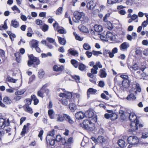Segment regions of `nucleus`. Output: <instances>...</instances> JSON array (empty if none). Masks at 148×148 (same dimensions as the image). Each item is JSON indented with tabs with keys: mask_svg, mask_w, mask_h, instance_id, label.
<instances>
[{
	"mask_svg": "<svg viewBox=\"0 0 148 148\" xmlns=\"http://www.w3.org/2000/svg\"><path fill=\"white\" fill-rule=\"evenodd\" d=\"M64 97L60 99L59 101L62 104L65 106H66L68 103L69 101L66 99L64 98Z\"/></svg>",
	"mask_w": 148,
	"mask_h": 148,
	"instance_id": "nucleus-34",
	"label": "nucleus"
},
{
	"mask_svg": "<svg viewBox=\"0 0 148 148\" xmlns=\"http://www.w3.org/2000/svg\"><path fill=\"white\" fill-rule=\"evenodd\" d=\"M99 8H100V9H96L95 10L93 11L92 12V13L94 14L98 13L100 11H101L102 10H103V9L105 8V6L102 5H101L99 7Z\"/></svg>",
	"mask_w": 148,
	"mask_h": 148,
	"instance_id": "nucleus-27",
	"label": "nucleus"
},
{
	"mask_svg": "<svg viewBox=\"0 0 148 148\" xmlns=\"http://www.w3.org/2000/svg\"><path fill=\"white\" fill-rule=\"evenodd\" d=\"M74 16L75 19L73 18V21L76 23L79 22V21H84L85 14L83 12H79L77 11L75 12L74 13Z\"/></svg>",
	"mask_w": 148,
	"mask_h": 148,
	"instance_id": "nucleus-1",
	"label": "nucleus"
},
{
	"mask_svg": "<svg viewBox=\"0 0 148 148\" xmlns=\"http://www.w3.org/2000/svg\"><path fill=\"white\" fill-rule=\"evenodd\" d=\"M69 108L72 112H74L77 108L76 105L74 103H70L69 105Z\"/></svg>",
	"mask_w": 148,
	"mask_h": 148,
	"instance_id": "nucleus-30",
	"label": "nucleus"
},
{
	"mask_svg": "<svg viewBox=\"0 0 148 148\" xmlns=\"http://www.w3.org/2000/svg\"><path fill=\"white\" fill-rule=\"evenodd\" d=\"M97 90L96 89H94L92 88H90L88 89L87 91V97L89 98L90 96V95H95V94Z\"/></svg>",
	"mask_w": 148,
	"mask_h": 148,
	"instance_id": "nucleus-15",
	"label": "nucleus"
},
{
	"mask_svg": "<svg viewBox=\"0 0 148 148\" xmlns=\"http://www.w3.org/2000/svg\"><path fill=\"white\" fill-rule=\"evenodd\" d=\"M86 68V66L84 64L82 63H79L78 69L79 70L81 71H83Z\"/></svg>",
	"mask_w": 148,
	"mask_h": 148,
	"instance_id": "nucleus-45",
	"label": "nucleus"
},
{
	"mask_svg": "<svg viewBox=\"0 0 148 148\" xmlns=\"http://www.w3.org/2000/svg\"><path fill=\"white\" fill-rule=\"evenodd\" d=\"M118 143L119 146L121 148H123L126 146L125 142L122 139L119 140Z\"/></svg>",
	"mask_w": 148,
	"mask_h": 148,
	"instance_id": "nucleus-31",
	"label": "nucleus"
},
{
	"mask_svg": "<svg viewBox=\"0 0 148 148\" xmlns=\"http://www.w3.org/2000/svg\"><path fill=\"white\" fill-rule=\"evenodd\" d=\"M98 35H99V37L100 38L101 40L105 41H108L107 38L106 36H104L101 34H98Z\"/></svg>",
	"mask_w": 148,
	"mask_h": 148,
	"instance_id": "nucleus-60",
	"label": "nucleus"
},
{
	"mask_svg": "<svg viewBox=\"0 0 148 148\" xmlns=\"http://www.w3.org/2000/svg\"><path fill=\"white\" fill-rule=\"evenodd\" d=\"M136 98L135 95L133 94H131L129 95L126 98L128 100H134Z\"/></svg>",
	"mask_w": 148,
	"mask_h": 148,
	"instance_id": "nucleus-43",
	"label": "nucleus"
},
{
	"mask_svg": "<svg viewBox=\"0 0 148 148\" xmlns=\"http://www.w3.org/2000/svg\"><path fill=\"white\" fill-rule=\"evenodd\" d=\"M128 143L132 146H135L139 142L138 138L136 136H129L127 139Z\"/></svg>",
	"mask_w": 148,
	"mask_h": 148,
	"instance_id": "nucleus-4",
	"label": "nucleus"
},
{
	"mask_svg": "<svg viewBox=\"0 0 148 148\" xmlns=\"http://www.w3.org/2000/svg\"><path fill=\"white\" fill-rule=\"evenodd\" d=\"M122 0H107V3L109 4H112L117 3H119Z\"/></svg>",
	"mask_w": 148,
	"mask_h": 148,
	"instance_id": "nucleus-41",
	"label": "nucleus"
},
{
	"mask_svg": "<svg viewBox=\"0 0 148 148\" xmlns=\"http://www.w3.org/2000/svg\"><path fill=\"white\" fill-rule=\"evenodd\" d=\"M73 138L72 137L70 138L68 140L65 142V145L66 146H69L71 144L73 143Z\"/></svg>",
	"mask_w": 148,
	"mask_h": 148,
	"instance_id": "nucleus-44",
	"label": "nucleus"
},
{
	"mask_svg": "<svg viewBox=\"0 0 148 148\" xmlns=\"http://www.w3.org/2000/svg\"><path fill=\"white\" fill-rule=\"evenodd\" d=\"M7 80L10 82L15 83L17 80V79H14L12 77H9L7 78Z\"/></svg>",
	"mask_w": 148,
	"mask_h": 148,
	"instance_id": "nucleus-49",
	"label": "nucleus"
},
{
	"mask_svg": "<svg viewBox=\"0 0 148 148\" xmlns=\"http://www.w3.org/2000/svg\"><path fill=\"white\" fill-rule=\"evenodd\" d=\"M135 85L136 89V90L135 91V93H136L137 91L138 92H140L141 90V88L140 87L139 84L138 83H136Z\"/></svg>",
	"mask_w": 148,
	"mask_h": 148,
	"instance_id": "nucleus-53",
	"label": "nucleus"
},
{
	"mask_svg": "<svg viewBox=\"0 0 148 148\" xmlns=\"http://www.w3.org/2000/svg\"><path fill=\"white\" fill-rule=\"evenodd\" d=\"M64 117L65 120L70 124L72 125L74 123V121L69 115L66 114H64Z\"/></svg>",
	"mask_w": 148,
	"mask_h": 148,
	"instance_id": "nucleus-16",
	"label": "nucleus"
},
{
	"mask_svg": "<svg viewBox=\"0 0 148 148\" xmlns=\"http://www.w3.org/2000/svg\"><path fill=\"white\" fill-rule=\"evenodd\" d=\"M43 87H42L40 90L37 92V95L38 96L42 98L44 97V92L43 91Z\"/></svg>",
	"mask_w": 148,
	"mask_h": 148,
	"instance_id": "nucleus-35",
	"label": "nucleus"
},
{
	"mask_svg": "<svg viewBox=\"0 0 148 148\" xmlns=\"http://www.w3.org/2000/svg\"><path fill=\"white\" fill-rule=\"evenodd\" d=\"M59 42L60 44L62 45H65L66 44V40L64 38L58 36Z\"/></svg>",
	"mask_w": 148,
	"mask_h": 148,
	"instance_id": "nucleus-36",
	"label": "nucleus"
},
{
	"mask_svg": "<svg viewBox=\"0 0 148 148\" xmlns=\"http://www.w3.org/2000/svg\"><path fill=\"white\" fill-rule=\"evenodd\" d=\"M26 91V90L25 89H20L16 91L15 94L16 95H20L23 94Z\"/></svg>",
	"mask_w": 148,
	"mask_h": 148,
	"instance_id": "nucleus-29",
	"label": "nucleus"
},
{
	"mask_svg": "<svg viewBox=\"0 0 148 148\" xmlns=\"http://www.w3.org/2000/svg\"><path fill=\"white\" fill-rule=\"evenodd\" d=\"M36 23L38 25H42V21L41 20L39 19H37L36 20Z\"/></svg>",
	"mask_w": 148,
	"mask_h": 148,
	"instance_id": "nucleus-64",
	"label": "nucleus"
},
{
	"mask_svg": "<svg viewBox=\"0 0 148 148\" xmlns=\"http://www.w3.org/2000/svg\"><path fill=\"white\" fill-rule=\"evenodd\" d=\"M102 67V65L101 62L99 61L96 62L95 64L93 65V68L96 69H98V68H101Z\"/></svg>",
	"mask_w": 148,
	"mask_h": 148,
	"instance_id": "nucleus-33",
	"label": "nucleus"
},
{
	"mask_svg": "<svg viewBox=\"0 0 148 148\" xmlns=\"http://www.w3.org/2000/svg\"><path fill=\"white\" fill-rule=\"evenodd\" d=\"M110 51L109 50L105 49L103 50V54L106 57H107L108 54H109L110 57Z\"/></svg>",
	"mask_w": 148,
	"mask_h": 148,
	"instance_id": "nucleus-51",
	"label": "nucleus"
},
{
	"mask_svg": "<svg viewBox=\"0 0 148 148\" xmlns=\"http://www.w3.org/2000/svg\"><path fill=\"white\" fill-rule=\"evenodd\" d=\"M68 53H70L73 56H78V52L76 50H75L74 49L71 48L68 50Z\"/></svg>",
	"mask_w": 148,
	"mask_h": 148,
	"instance_id": "nucleus-23",
	"label": "nucleus"
},
{
	"mask_svg": "<svg viewBox=\"0 0 148 148\" xmlns=\"http://www.w3.org/2000/svg\"><path fill=\"white\" fill-rule=\"evenodd\" d=\"M47 86V84H46L44 85L42 87H43V91L44 93H46L47 94H48L49 92V90L48 89L46 88Z\"/></svg>",
	"mask_w": 148,
	"mask_h": 148,
	"instance_id": "nucleus-50",
	"label": "nucleus"
},
{
	"mask_svg": "<svg viewBox=\"0 0 148 148\" xmlns=\"http://www.w3.org/2000/svg\"><path fill=\"white\" fill-rule=\"evenodd\" d=\"M126 3L128 5L131 6L136 3V0H127Z\"/></svg>",
	"mask_w": 148,
	"mask_h": 148,
	"instance_id": "nucleus-37",
	"label": "nucleus"
},
{
	"mask_svg": "<svg viewBox=\"0 0 148 148\" xmlns=\"http://www.w3.org/2000/svg\"><path fill=\"white\" fill-rule=\"evenodd\" d=\"M10 125V123L6 122L5 120L2 118H0V127L4 128L5 127L8 126Z\"/></svg>",
	"mask_w": 148,
	"mask_h": 148,
	"instance_id": "nucleus-14",
	"label": "nucleus"
},
{
	"mask_svg": "<svg viewBox=\"0 0 148 148\" xmlns=\"http://www.w3.org/2000/svg\"><path fill=\"white\" fill-rule=\"evenodd\" d=\"M15 56L16 57V60L18 63L20 62L21 61V57L20 53L18 52H16L14 54Z\"/></svg>",
	"mask_w": 148,
	"mask_h": 148,
	"instance_id": "nucleus-42",
	"label": "nucleus"
},
{
	"mask_svg": "<svg viewBox=\"0 0 148 148\" xmlns=\"http://www.w3.org/2000/svg\"><path fill=\"white\" fill-rule=\"evenodd\" d=\"M12 10L14 11L15 13H19L21 11L18 8L16 5H14L11 8Z\"/></svg>",
	"mask_w": 148,
	"mask_h": 148,
	"instance_id": "nucleus-47",
	"label": "nucleus"
},
{
	"mask_svg": "<svg viewBox=\"0 0 148 148\" xmlns=\"http://www.w3.org/2000/svg\"><path fill=\"white\" fill-rule=\"evenodd\" d=\"M25 100L26 101V103L24 106H29L31 105L32 103V101L30 99H27Z\"/></svg>",
	"mask_w": 148,
	"mask_h": 148,
	"instance_id": "nucleus-61",
	"label": "nucleus"
},
{
	"mask_svg": "<svg viewBox=\"0 0 148 148\" xmlns=\"http://www.w3.org/2000/svg\"><path fill=\"white\" fill-rule=\"evenodd\" d=\"M24 107L25 108V111L29 112L31 114H32L33 113L32 108L29 106H24Z\"/></svg>",
	"mask_w": 148,
	"mask_h": 148,
	"instance_id": "nucleus-39",
	"label": "nucleus"
},
{
	"mask_svg": "<svg viewBox=\"0 0 148 148\" xmlns=\"http://www.w3.org/2000/svg\"><path fill=\"white\" fill-rule=\"evenodd\" d=\"M63 10V8L62 7H59L57 10L56 11V14L57 15H60L61 14Z\"/></svg>",
	"mask_w": 148,
	"mask_h": 148,
	"instance_id": "nucleus-57",
	"label": "nucleus"
},
{
	"mask_svg": "<svg viewBox=\"0 0 148 148\" xmlns=\"http://www.w3.org/2000/svg\"><path fill=\"white\" fill-rule=\"evenodd\" d=\"M98 75L102 78L106 77L107 76V73L106 71V69L103 68L102 69L100 70Z\"/></svg>",
	"mask_w": 148,
	"mask_h": 148,
	"instance_id": "nucleus-12",
	"label": "nucleus"
},
{
	"mask_svg": "<svg viewBox=\"0 0 148 148\" xmlns=\"http://www.w3.org/2000/svg\"><path fill=\"white\" fill-rule=\"evenodd\" d=\"M96 5V3L94 2L93 1H91L88 3L86 5V7L88 9L93 10Z\"/></svg>",
	"mask_w": 148,
	"mask_h": 148,
	"instance_id": "nucleus-10",
	"label": "nucleus"
},
{
	"mask_svg": "<svg viewBox=\"0 0 148 148\" xmlns=\"http://www.w3.org/2000/svg\"><path fill=\"white\" fill-rule=\"evenodd\" d=\"M11 25L12 26L15 28L18 27L19 26V23L15 19L11 21Z\"/></svg>",
	"mask_w": 148,
	"mask_h": 148,
	"instance_id": "nucleus-22",
	"label": "nucleus"
},
{
	"mask_svg": "<svg viewBox=\"0 0 148 148\" xmlns=\"http://www.w3.org/2000/svg\"><path fill=\"white\" fill-rule=\"evenodd\" d=\"M49 28V26L45 24L43 25L42 27V30L44 32L47 31Z\"/></svg>",
	"mask_w": 148,
	"mask_h": 148,
	"instance_id": "nucleus-58",
	"label": "nucleus"
},
{
	"mask_svg": "<svg viewBox=\"0 0 148 148\" xmlns=\"http://www.w3.org/2000/svg\"><path fill=\"white\" fill-rule=\"evenodd\" d=\"M71 64L75 68L77 67L78 64V62L77 60L74 59H72L71 60Z\"/></svg>",
	"mask_w": 148,
	"mask_h": 148,
	"instance_id": "nucleus-46",
	"label": "nucleus"
},
{
	"mask_svg": "<svg viewBox=\"0 0 148 148\" xmlns=\"http://www.w3.org/2000/svg\"><path fill=\"white\" fill-rule=\"evenodd\" d=\"M129 119L132 122H136V121H138L137 119L136 116L134 113H131L129 115Z\"/></svg>",
	"mask_w": 148,
	"mask_h": 148,
	"instance_id": "nucleus-17",
	"label": "nucleus"
},
{
	"mask_svg": "<svg viewBox=\"0 0 148 148\" xmlns=\"http://www.w3.org/2000/svg\"><path fill=\"white\" fill-rule=\"evenodd\" d=\"M54 111L53 109H49L48 111V114L50 118L51 119L54 118V116L53 115Z\"/></svg>",
	"mask_w": 148,
	"mask_h": 148,
	"instance_id": "nucleus-28",
	"label": "nucleus"
},
{
	"mask_svg": "<svg viewBox=\"0 0 148 148\" xmlns=\"http://www.w3.org/2000/svg\"><path fill=\"white\" fill-rule=\"evenodd\" d=\"M28 57L29 60H28L27 64L29 66H31V65L34 64L36 65H38L40 63V61L37 58L34 56L33 54L29 55Z\"/></svg>",
	"mask_w": 148,
	"mask_h": 148,
	"instance_id": "nucleus-2",
	"label": "nucleus"
},
{
	"mask_svg": "<svg viewBox=\"0 0 148 148\" xmlns=\"http://www.w3.org/2000/svg\"><path fill=\"white\" fill-rule=\"evenodd\" d=\"M53 26L55 29L57 30L59 33L64 34L66 33L64 28L59 26L57 22L53 24Z\"/></svg>",
	"mask_w": 148,
	"mask_h": 148,
	"instance_id": "nucleus-5",
	"label": "nucleus"
},
{
	"mask_svg": "<svg viewBox=\"0 0 148 148\" xmlns=\"http://www.w3.org/2000/svg\"><path fill=\"white\" fill-rule=\"evenodd\" d=\"M127 66L131 71H132L133 70L135 71H136L139 68L138 65L136 63L133 65L132 66L128 65Z\"/></svg>",
	"mask_w": 148,
	"mask_h": 148,
	"instance_id": "nucleus-21",
	"label": "nucleus"
},
{
	"mask_svg": "<svg viewBox=\"0 0 148 148\" xmlns=\"http://www.w3.org/2000/svg\"><path fill=\"white\" fill-rule=\"evenodd\" d=\"M107 40H113V35L110 32H108L106 34Z\"/></svg>",
	"mask_w": 148,
	"mask_h": 148,
	"instance_id": "nucleus-38",
	"label": "nucleus"
},
{
	"mask_svg": "<svg viewBox=\"0 0 148 148\" xmlns=\"http://www.w3.org/2000/svg\"><path fill=\"white\" fill-rule=\"evenodd\" d=\"M83 47L84 49L86 50H89L91 49L90 45L87 43H85L83 45Z\"/></svg>",
	"mask_w": 148,
	"mask_h": 148,
	"instance_id": "nucleus-56",
	"label": "nucleus"
},
{
	"mask_svg": "<svg viewBox=\"0 0 148 148\" xmlns=\"http://www.w3.org/2000/svg\"><path fill=\"white\" fill-rule=\"evenodd\" d=\"M139 124V121H136V122H132L130 125L131 129L130 130L132 132L138 129V125Z\"/></svg>",
	"mask_w": 148,
	"mask_h": 148,
	"instance_id": "nucleus-9",
	"label": "nucleus"
},
{
	"mask_svg": "<svg viewBox=\"0 0 148 148\" xmlns=\"http://www.w3.org/2000/svg\"><path fill=\"white\" fill-rule=\"evenodd\" d=\"M97 142L102 143L105 141V139L102 136H99L97 139Z\"/></svg>",
	"mask_w": 148,
	"mask_h": 148,
	"instance_id": "nucleus-52",
	"label": "nucleus"
},
{
	"mask_svg": "<svg viewBox=\"0 0 148 148\" xmlns=\"http://www.w3.org/2000/svg\"><path fill=\"white\" fill-rule=\"evenodd\" d=\"M64 69V66L62 65H55L53 67V70L56 72L62 71Z\"/></svg>",
	"mask_w": 148,
	"mask_h": 148,
	"instance_id": "nucleus-11",
	"label": "nucleus"
},
{
	"mask_svg": "<svg viewBox=\"0 0 148 148\" xmlns=\"http://www.w3.org/2000/svg\"><path fill=\"white\" fill-rule=\"evenodd\" d=\"M29 123H27V126L26 125H24L23 128L22 129V131L21 132V136H24L25 134L27 132H26V128L29 125Z\"/></svg>",
	"mask_w": 148,
	"mask_h": 148,
	"instance_id": "nucleus-40",
	"label": "nucleus"
},
{
	"mask_svg": "<svg viewBox=\"0 0 148 148\" xmlns=\"http://www.w3.org/2000/svg\"><path fill=\"white\" fill-rule=\"evenodd\" d=\"M123 87L125 88H128L130 86V81L128 79H123L122 83Z\"/></svg>",
	"mask_w": 148,
	"mask_h": 148,
	"instance_id": "nucleus-20",
	"label": "nucleus"
},
{
	"mask_svg": "<svg viewBox=\"0 0 148 148\" xmlns=\"http://www.w3.org/2000/svg\"><path fill=\"white\" fill-rule=\"evenodd\" d=\"M118 49L117 47L114 48L112 50V52H110V57L112 58L114 56V54L118 52Z\"/></svg>",
	"mask_w": 148,
	"mask_h": 148,
	"instance_id": "nucleus-26",
	"label": "nucleus"
},
{
	"mask_svg": "<svg viewBox=\"0 0 148 148\" xmlns=\"http://www.w3.org/2000/svg\"><path fill=\"white\" fill-rule=\"evenodd\" d=\"M46 140L47 144H49L51 147L52 148H54V145L55 143V141L54 139H50L49 140H47V137L46 138Z\"/></svg>",
	"mask_w": 148,
	"mask_h": 148,
	"instance_id": "nucleus-18",
	"label": "nucleus"
},
{
	"mask_svg": "<svg viewBox=\"0 0 148 148\" xmlns=\"http://www.w3.org/2000/svg\"><path fill=\"white\" fill-rule=\"evenodd\" d=\"M46 40L49 42L51 43H54L55 44H56V42H55V40L51 38H47Z\"/></svg>",
	"mask_w": 148,
	"mask_h": 148,
	"instance_id": "nucleus-63",
	"label": "nucleus"
},
{
	"mask_svg": "<svg viewBox=\"0 0 148 148\" xmlns=\"http://www.w3.org/2000/svg\"><path fill=\"white\" fill-rule=\"evenodd\" d=\"M56 116L57 117L56 119V121L58 122H63L64 120V114L63 115L57 114H56Z\"/></svg>",
	"mask_w": 148,
	"mask_h": 148,
	"instance_id": "nucleus-19",
	"label": "nucleus"
},
{
	"mask_svg": "<svg viewBox=\"0 0 148 148\" xmlns=\"http://www.w3.org/2000/svg\"><path fill=\"white\" fill-rule=\"evenodd\" d=\"M30 45L32 48H35L38 46V41L35 40H32L30 41Z\"/></svg>",
	"mask_w": 148,
	"mask_h": 148,
	"instance_id": "nucleus-24",
	"label": "nucleus"
},
{
	"mask_svg": "<svg viewBox=\"0 0 148 148\" xmlns=\"http://www.w3.org/2000/svg\"><path fill=\"white\" fill-rule=\"evenodd\" d=\"M83 128L86 130H92L94 127V124L89 120H84L83 122Z\"/></svg>",
	"mask_w": 148,
	"mask_h": 148,
	"instance_id": "nucleus-3",
	"label": "nucleus"
},
{
	"mask_svg": "<svg viewBox=\"0 0 148 148\" xmlns=\"http://www.w3.org/2000/svg\"><path fill=\"white\" fill-rule=\"evenodd\" d=\"M92 53L94 56H98L99 54H102V53L100 51H96L93 50L92 51Z\"/></svg>",
	"mask_w": 148,
	"mask_h": 148,
	"instance_id": "nucleus-62",
	"label": "nucleus"
},
{
	"mask_svg": "<svg viewBox=\"0 0 148 148\" xmlns=\"http://www.w3.org/2000/svg\"><path fill=\"white\" fill-rule=\"evenodd\" d=\"M110 118L111 120L114 121L117 119V115L115 113L111 114Z\"/></svg>",
	"mask_w": 148,
	"mask_h": 148,
	"instance_id": "nucleus-54",
	"label": "nucleus"
},
{
	"mask_svg": "<svg viewBox=\"0 0 148 148\" xmlns=\"http://www.w3.org/2000/svg\"><path fill=\"white\" fill-rule=\"evenodd\" d=\"M45 74V73L42 70H40L38 72V76L39 78H42L43 77Z\"/></svg>",
	"mask_w": 148,
	"mask_h": 148,
	"instance_id": "nucleus-59",
	"label": "nucleus"
},
{
	"mask_svg": "<svg viewBox=\"0 0 148 148\" xmlns=\"http://www.w3.org/2000/svg\"><path fill=\"white\" fill-rule=\"evenodd\" d=\"M88 114L87 116L89 118H92V120L93 121L96 122L97 121V118L96 116H94V113L91 111H88L87 112Z\"/></svg>",
	"mask_w": 148,
	"mask_h": 148,
	"instance_id": "nucleus-13",
	"label": "nucleus"
},
{
	"mask_svg": "<svg viewBox=\"0 0 148 148\" xmlns=\"http://www.w3.org/2000/svg\"><path fill=\"white\" fill-rule=\"evenodd\" d=\"M80 30L81 31L86 33H88L89 32L88 29L84 26H82L80 29Z\"/></svg>",
	"mask_w": 148,
	"mask_h": 148,
	"instance_id": "nucleus-48",
	"label": "nucleus"
},
{
	"mask_svg": "<svg viewBox=\"0 0 148 148\" xmlns=\"http://www.w3.org/2000/svg\"><path fill=\"white\" fill-rule=\"evenodd\" d=\"M72 77L75 80V81L77 83L80 82V78L79 76L77 75H73L72 76Z\"/></svg>",
	"mask_w": 148,
	"mask_h": 148,
	"instance_id": "nucleus-55",
	"label": "nucleus"
},
{
	"mask_svg": "<svg viewBox=\"0 0 148 148\" xmlns=\"http://www.w3.org/2000/svg\"><path fill=\"white\" fill-rule=\"evenodd\" d=\"M75 116L77 119H82L86 116V115L84 112L82 111H79L76 113Z\"/></svg>",
	"mask_w": 148,
	"mask_h": 148,
	"instance_id": "nucleus-8",
	"label": "nucleus"
},
{
	"mask_svg": "<svg viewBox=\"0 0 148 148\" xmlns=\"http://www.w3.org/2000/svg\"><path fill=\"white\" fill-rule=\"evenodd\" d=\"M95 30L97 32H101L103 30V27L100 25H96L94 26Z\"/></svg>",
	"mask_w": 148,
	"mask_h": 148,
	"instance_id": "nucleus-25",
	"label": "nucleus"
},
{
	"mask_svg": "<svg viewBox=\"0 0 148 148\" xmlns=\"http://www.w3.org/2000/svg\"><path fill=\"white\" fill-rule=\"evenodd\" d=\"M130 46L129 43L127 42H124L122 43L119 46V48L121 50L124 51L127 50L128 48Z\"/></svg>",
	"mask_w": 148,
	"mask_h": 148,
	"instance_id": "nucleus-6",
	"label": "nucleus"
},
{
	"mask_svg": "<svg viewBox=\"0 0 148 148\" xmlns=\"http://www.w3.org/2000/svg\"><path fill=\"white\" fill-rule=\"evenodd\" d=\"M64 92L61 93L59 95V97H65L69 99L72 97V94L71 92L64 91Z\"/></svg>",
	"mask_w": 148,
	"mask_h": 148,
	"instance_id": "nucleus-7",
	"label": "nucleus"
},
{
	"mask_svg": "<svg viewBox=\"0 0 148 148\" xmlns=\"http://www.w3.org/2000/svg\"><path fill=\"white\" fill-rule=\"evenodd\" d=\"M3 101L6 104H9L11 103L12 101L10 98L8 97H5L3 99Z\"/></svg>",
	"mask_w": 148,
	"mask_h": 148,
	"instance_id": "nucleus-32",
	"label": "nucleus"
}]
</instances>
